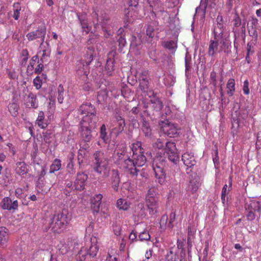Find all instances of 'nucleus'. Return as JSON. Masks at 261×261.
<instances>
[{"instance_id":"obj_15","label":"nucleus","mask_w":261,"mask_h":261,"mask_svg":"<svg viewBox=\"0 0 261 261\" xmlns=\"http://www.w3.org/2000/svg\"><path fill=\"white\" fill-rule=\"evenodd\" d=\"M1 206L3 210L15 212L18 207V202L17 200L12 201L9 197L4 198L1 203Z\"/></svg>"},{"instance_id":"obj_18","label":"nucleus","mask_w":261,"mask_h":261,"mask_svg":"<svg viewBox=\"0 0 261 261\" xmlns=\"http://www.w3.org/2000/svg\"><path fill=\"white\" fill-rule=\"evenodd\" d=\"M225 28L224 23H214L212 31L213 36L229 38L227 33L224 32Z\"/></svg>"},{"instance_id":"obj_23","label":"nucleus","mask_w":261,"mask_h":261,"mask_svg":"<svg viewBox=\"0 0 261 261\" xmlns=\"http://www.w3.org/2000/svg\"><path fill=\"white\" fill-rule=\"evenodd\" d=\"M182 161L185 166L188 167H192L196 164V161L192 153L186 152L182 155Z\"/></svg>"},{"instance_id":"obj_31","label":"nucleus","mask_w":261,"mask_h":261,"mask_svg":"<svg viewBox=\"0 0 261 261\" xmlns=\"http://www.w3.org/2000/svg\"><path fill=\"white\" fill-rule=\"evenodd\" d=\"M151 7L154 8V10L163 12L164 8L160 0H147Z\"/></svg>"},{"instance_id":"obj_50","label":"nucleus","mask_w":261,"mask_h":261,"mask_svg":"<svg viewBox=\"0 0 261 261\" xmlns=\"http://www.w3.org/2000/svg\"><path fill=\"white\" fill-rule=\"evenodd\" d=\"M233 26L236 28H238L241 25V19L238 14H236L233 19Z\"/></svg>"},{"instance_id":"obj_12","label":"nucleus","mask_w":261,"mask_h":261,"mask_svg":"<svg viewBox=\"0 0 261 261\" xmlns=\"http://www.w3.org/2000/svg\"><path fill=\"white\" fill-rule=\"evenodd\" d=\"M46 33V27L45 25H41L38 27L35 31L28 33L26 37L29 41H32L37 39H41L42 42L40 44V48H42L44 45Z\"/></svg>"},{"instance_id":"obj_63","label":"nucleus","mask_w":261,"mask_h":261,"mask_svg":"<svg viewBox=\"0 0 261 261\" xmlns=\"http://www.w3.org/2000/svg\"><path fill=\"white\" fill-rule=\"evenodd\" d=\"M166 261H173L175 259V255L172 251H170L166 255Z\"/></svg>"},{"instance_id":"obj_7","label":"nucleus","mask_w":261,"mask_h":261,"mask_svg":"<svg viewBox=\"0 0 261 261\" xmlns=\"http://www.w3.org/2000/svg\"><path fill=\"white\" fill-rule=\"evenodd\" d=\"M93 60V50L86 53L83 58L76 63L75 70L80 75L88 76L90 72L89 65Z\"/></svg>"},{"instance_id":"obj_30","label":"nucleus","mask_w":261,"mask_h":261,"mask_svg":"<svg viewBox=\"0 0 261 261\" xmlns=\"http://www.w3.org/2000/svg\"><path fill=\"white\" fill-rule=\"evenodd\" d=\"M123 32L124 30L122 28H120L117 31V41L120 48H122L126 43L125 35L123 34Z\"/></svg>"},{"instance_id":"obj_22","label":"nucleus","mask_w":261,"mask_h":261,"mask_svg":"<svg viewBox=\"0 0 261 261\" xmlns=\"http://www.w3.org/2000/svg\"><path fill=\"white\" fill-rule=\"evenodd\" d=\"M79 112L81 114L85 115L96 114L94 106L88 102L82 104L79 109Z\"/></svg>"},{"instance_id":"obj_3","label":"nucleus","mask_w":261,"mask_h":261,"mask_svg":"<svg viewBox=\"0 0 261 261\" xmlns=\"http://www.w3.org/2000/svg\"><path fill=\"white\" fill-rule=\"evenodd\" d=\"M109 160L104 152L96 151L93 155L92 167L94 171L102 175V177H107L109 175L110 167Z\"/></svg>"},{"instance_id":"obj_57","label":"nucleus","mask_w":261,"mask_h":261,"mask_svg":"<svg viewBox=\"0 0 261 261\" xmlns=\"http://www.w3.org/2000/svg\"><path fill=\"white\" fill-rule=\"evenodd\" d=\"M216 75V72L215 71L211 72L210 74L211 84L214 87L217 86Z\"/></svg>"},{"instance_id":"obj_9","label":"nucleus","mask_w":261,"mask_h":261,"mask_svg":"<svg viewBox=\"0 0 261 261\" xmlns=\"http://www.w3.org/2000/svg\"><path fill=\"white\" fill-rule=\"evenodd\" d=\"M158 200L155 188H150L145 197L146 204L150 215L154 214L158 212Z\"/></svg>"},{"instance_id":"obj_47","label":"nucleus","mask_w":261,"mask_h":261,"mask_svg":"<svg viewBox=\"0 0 261 261\" xmlns=\"http://www.w3.org/2000/svg\"><path fill=\"white\" fill-rule=\"evenodd\" d=\"M139 81H149V72L148 70H143L139 76Z\"/></svg>"},{"instance_id":"obj_24","label":"nucleus","mask_w":261,"mask_h":261,"mask_svg":"<svg viewBox=\"0 0 261 261\" xmlns=\"http://www.w3.org/2000/svg\"><path fill=\"white\" fill-rule=\"evenodd\" d=\"M35 123L41 129H44L48 125L49 122L45 118L44 113L43 111H41L38 113Z\"/></svg>"},{"instance_id":"obj_17","label":"nucleus","mask_w":261,"mask_h":261,"mask_svg":"<svg viewBox=\"0 0 261 261\" xmlns=\"http://www.w3.org/2000/svg\"><path fill=\"white\" fill-rule=\"evenodd\" d=\"M115 54L116 53L115 51H111L108 54L107 63L105 67V70L107 71V74L109 76H111L112 75L113 71L114 70V56Z\"/></svg>"},{"instance_id":"obj_32","label":"nucleus","mask_w":261,"mask_h":261,"mask_svg":"<svg viewBox=\"0 0 261 261\" xmlns=\"http://www.w3.org/2000/svg\"><path fill=\"white\" fill-rule=\"evenodd\" d=\"M199 188V182L197 178L191 179L189 181L187 191L194 193L197 191Z\"/></svg>"},{"instance_id":"obj_37","label":"nucleus","mask_w":261,"mask_h":261,"mask_svg":"<svg viewBox=\"0 0 261 261\" xmlns=\"http://www.w3.org/2000/svg\"><path fill=\"white\" fill-rule=\"evenodd\" d=\"M61 167V161L60 160L56 159L50 167L49 173H52L59 170Z\"/></svg>"},{"instance_id":"obj_45","label":"nucleus","mask_w":261,"mask_h":261,"mask_svg":"<svg viewBox=\"0 0 261 261\" xmlns=\"http://www.w3.org/2000/svg\"><path fill=\"white\" fill-rule=\"evenodd\" d=\"M139 88L141 91L146 92L147 91L149 87V81H139Z\"/></svg>"},{"instance_id":"obj_13","label":"nucleus","mask_w":261,"mask_h":261,"mask_svg":"<svg viewBox=\"0 0 261 261\" xmlns=\"http://www.w3.org/2000/svg\"><path fill=\"white\" fill-rule=\"evenodd\" d=\"M164 155L167 156L169 161L176 164L179 161V156L176 152L175 144L173 142H167L166 143Z\"/></svg>"},{"instance_id":"obj_16","label":"nucleus","mask_w":261,"mask_h":261,"mask_svg":"<svg viewBox=\"0 0 261 261\" xmlns=\"http://www.w3.org/2000/svg\"><path fill=\"white\" fill-rule=\"evenodd\" d=\"M98 118L96 114L85 115L81 122V125L85 127L95 128Z\"/></svg>"},{"instance_id":"obj_59","label":"nucleus","mask_w":261,"mask_h":261,"mask_svg":"<svg viewBox=\"0 0 261 261\" xmlns=\"http://www.w3.org/2000/svg\"><path fill=\"white\" fill-rule=\"evenodd\" d=\"M91 209L94 214H97L99 212V208L100 204L97 203H91Z\"/></svg>"},{"instance_id":"obj_53","label":"nucleus","mask_w":261,"mask_h":261,"mask_svg":"<svg viewBox=\"0 0 261 261\" xmlns=\"http://www.w3.org/2000/svg\"><path fill=\"white\" fill-rule=\"evenodd\" d=\"M67 168L68 173L70 174H73L75 172V170L74 168L73 163L72 162L71 158H70V162L67 165Z\"/></svg>"},{"instance_id":"obj_54","label":"nucleus","mask_w":261,"mask_h":261,"mask_svg":"<svg viewBox=\"0 0 261 261\" xmlns=\"http://www.w3.org/2000/svg\"><path fill=\"white\" fill-rule=\"evenodd\" d=\"M81 24L83 31L88 34L90 31V28H89L87 22L84 20H81Z\"/></svg>"},{"instance_id":"obj_36","label":"nucleus","mask_w":261,"mask_h":261,"mask_svg":"<svg viewBox=\"0 0 261 261\" xmlns=\"http://www.w3.org/2000/svg\"><path fill=\"white\" fill-rule=\"evenodd\" d=\"M58 247L60 253L62 254H65L70 250L71 245L68 242L67 243H66L64 242H61L60 244L58 245Z\"/></svg>"},{"instance_id":"obj_27","label":"nucleus","mask_w":261,"mask_h":261,"mask_svg":"<svg viewBox=\"0 0 261 261\" xmlns=\"http://www.w3.org/2000/svg\"><path fill=\"white\" fill-rule=\"evenodd\" d=\"M46 46L44 45L42 46L41 50L39 53L41 54V61L43 62L44 61H47L48 58L49 57L51 49L49 44V43L47 41L45 42Z\"/></svg>"},{"instance_id":"obj_42","label":"nucleus","mask_w":261,"mask_h":261,"mask_svg":"<svg viewBox=\"0 0 261 261\" xmlns=\"http://www.w3.org/2000/svg\"><path fill=\"white\" fill-rule=\"evenodd\" d=\"M142 130L146 137H150L151 135V129L149 123L146 122L143 123Z\"/></svg>"},{"instance_id":"obj_56","label":"nucleus","mask_w":261,"mask_h":261,"mask_svg":"<svg viewBox=\"0 0 261 261\" xmlns=\"http://www.w3.org/2000/svg\"><path fill=\"white\" fill-rule=\"evenodd\" d=\"M176 214L175 212H172L170 215L169 222L167 224L168 227L172 228L173 227V222L175 219Z\"/></svg>"},{"instance_id":"obj_19","label":"nucleus","mask_w":261,"mask_h":261,"mask_svg":"<svg viewBox=\"0 0 261 261\" xmlns=\"http://www.w3.org/2000/svg\"><path fill=\"white\" fill-rule=\"evenodd\" d=\"M150 98L152 109L155 112H160L164 106L163 102L156 96L154 93H153L152 96H150Z\"/></svg>"},{"instance_id":"obj_5","label":"nucleus","mask_w":261,"mask_h":261,"mask_svg":"<svg viewBox=\"0 0 261 261\" xmlns=\"http://www.w3.org/2000/svg\"><path fill=\"white\" fill-rule=\"evenodd\" d=\"M230 44L229 38L213 36L209 42L207 54L210 56L213 57L218 53H225Z\"/></svg>"},{"instance_id":"obj_52","label":"nucleus","mask_w":261,"mask_h":261,"mask_svg":"<svg viewBox=\"0 0 261 261\" xmlns=\"http://www.w3.org/2000/svg\"><path fill=\"white\" fill-rule=\"evenodd\" d=\"M120 179L119 177L117 175L115 176L114 179L112 182V187L114 191H117L119 185Z\"/></svg>"},{"instance_id":"obj_20","label":"nucleus","mask_w":261,"mask_h":261,"mask_svg":"<svg viewBox=\"0 0 261 261\" xmlns=\"http://www.w3.org/2000/svg\"><path fill=\"white\" fill-rule=\"evenodd\" d=\"M9 230L5 227H0V247L5 248L9 241Z\"/></svg>"},{"instance_id":"obj_46","label":"nucleus","mask_w":261,"mask_h":261,"mask_svg":"<svg viewBox=\"0 0 261 261\" xmlns=\"http://www.w3.org/2000/svg\"><path fill=\"white\" fill-rule=\"evenodd\" d=\"M139 238L141 241H149L150 239V236L149 232L147 230H145L140 233L139 236Z\"/></svg>"},{"instance_id":"obj_29","label":"nucleus","mask_w":261,"mask_h":261,"mask_svg":"<svg viewBox=\"0 0 261 261\" xmlns=\"http://www.w3.org/2000/svg\"><path fill=\"white\" fill-rule=\"evenodd\" d=\"M93 129L81 126V137L85 142H89L91 141L92 139L91 132Z\"/></svg>"},{"instance_id":"obj_26","label":"nucleus","mask_w":261,"mask_h":261,"mask_svg":"<svg viewBox=\"0 0 261 261\" xmlns=\"http://www.w3.org/2000/svg\"><path fill=\"white\" fill-rule=\"evenodd\" d=\"M16 172L19 175H24L28 173V166L24 162H18L16 163Z\"/></svg>"},{"instance_id":"obj_60","label":"nucleus","mask_w":261,"mask_h":261,"mask_svg":"<svg viewBox=\"0 0 261 261\" xmlns=\"http://www.w3.org/2000/svg\"><path fill=\"white\" fill-rule=\"evenodd\" d=\"M146 35L150 38H153L154 36V28L151 25H148L146 29Z\"/></svg>"},{"instance_id":"obj_41","label":"nucleus","mask_w":261,"mask_h":261,"mask_svg":"<svg viewBox=\"0 0 261 261\" xmlns=\"http://www.w3.org/2000/svg\"><path fill=\"white\" fill-rule=\"evenodd\" d=\"M125 125V123L122 122V121H120V122L117 123V125L114 128H113V132L116 135H118L122 132Z\"/></svg>"},{"instance_id":"obj_49","label":"nucleus","mask_w":261,"mask_h":261,"mask_svg":"<svg viewBox=\"0 0 261 261\" xmlns=\"http://www.w3.org/2000/svg\"><path fill=\"white\" fill-rule=\"evenodd\" d=\"M33 84L36 89L41 88L42 84V81L39 76H36L33 80Z\"/></svg>"},{"instance_id":"obj_33","label":"nucleus","mask_w":261,"mask_h":261,"mask_svg":"<svg viewBox=\"0 0 261 261\" xmlns=\"http://www.w3.org/2000/svg\"><path fill=\"white\" fill-rule=\"evenodd\" d=\"M133 17V10L132 8H127L124 10V22L125 23L124 27L127 25V23L133 22L134 19Z\"/></svg>"},{"instance_id":"obj_35","label":"nucleus","mask_w":261,"mask_h":261,"mask_svg":"<svg viewBox=\"0 0 261 261\" xmlns=\"http://www.w3.org/2000/svg\"><path fill=\"white\" fill-rule=\"evenodd\" d=\"M226 88L228 89L227 94L230 96H232L235 92V82L233 79H229L226 84Z\"/></svg>"},{"instance_id":"obj_51","label":"nucleus","mask_w":261,"mask_h":261,"mask_svg":"<svg viewBox=\"0 0 261 261\" xmlns=\"http://www.w3.org/2000/svg\"><path fill=\"white\" fill-rule=\"evenodd\" d=\"M229 186L230 189L228 190H227V185L226 184H225L223 186L222 190L221 195L226 196L228 194L229 191L231 189L232 180L231 178H230V180L229 181Z\"/></svg>"},{"instance_id":"obj_40","label":"nucleus","mask_w":261,"mask_h":261,"mask_svg":"<svg viewBox=\"0 0 261 261\" xmlns=\"http://www.w3.org/2000/svg\"><path fill=\"white\" fill-rule=\"evenodd\" d=\"M163 46L170 51H175L177 48V43L173 40L164 42Z\"/></svg>"},{"instance_id":"obj_55","label":"nucleus","mask_w":261,"mask_h":261,"mask_svg":"<svg viewBox=\"0 0 261 261\" xmlns=\"http://www.w3.org/2000/svg\"><path fill=\"white\" fill-rule=\"evenodd\" d=\"M43 137L44 141L46 143H47L48 145H49L51 143V133L46 132L45 133L43 134Z\"/></svg>"},{"instance_id":"obj_58","label":"nucleus","mask_w":261,"mask_h":261,"mask_svg":"<svg viewBox=\"0 0 261 261\" xmlns=\"http://www.w3.org/2000/svg\"><path fill=\"white\" fill-rule=\"evenodd\" d=\"M38 59L37 56H34L30 62V64L28 67V70L32 71L34 69V65L36 63V60Z\"/></svg>"},{"instance_id":"obj_48","label":"nucleus","mask_w":261,"mask_h":261,"mask_svg":"<svg viewBox=\"0 0 261 261\" xmlns=\"http://www.w3.org/2000/svg\"><path fill=\"white\" fill-rule=\"evenodd\" d=\"M102 197H103L102 195L101 194H96L91 198V203H99V204L101 205V199H102Z\"/></svg>"},{"instance_id":"obj_8","label":"nucleus","mask_w":261,"mask_h":261,"mask_svg":"<svg viewBox=\"0 0 261 261\" xmlns=\"http://www.w3.org/2000/svg\"><path fill=\"white\" fill-rule=\"evenodd\" d=\"M99 250L96 238H91L90 242L86 247H82L79 252V258L81 261H85L86 256L89 255L91 257L96 256Z\"/></svg>"},{"instance_id":"obj_14","label":"nucleus","mask_w":261,"mask_h":261,"mask_svg":"<svg viewBox=\"0 0 261 261\" xmlns=\"http://www.w3.org/2000/svg\"><path fill=\"white\" fill-rule=\"evenodd\" d=\"M88 175L83 172L77 173L74 182V190L81 191L85 189Z\"/></svg>"},{"instance_id":"obj_2","label":"nucleus","mask_w":261,"mask_h":261,"mask_svg":"<svg viewBox=\"0 0 261 261\" xmlns=\"http://www.w3.org/2000/svg\"><path fill=\"white\" fill-rule=\"evenodd\" d=\"M70 219L68 210L64 208L50 218L49 224L53 232L59 233L66 228Z\"/></svg>"},{"instance_id":"obj_4","label":"nucleus","mask_w":261,"mask_h":261,"mask_svg":"<svg viewBox=\"0 0 261 261\" xmlns=\"http://www.w3.org/2000/svg\"><path fill=\"white\" fill-rule=\"evenodd\" d=\"M115 151L116 153L115 156L116 163L125 172L132 171L130 172L132 173V169H131L130 167L133 166V163L130 161V158L128 155L126 144L125 143L118 144Z\"/></svg>"},{"instance_id":"obj_1","label":"nucleus","mask_w":261,"mask_h":261,"mask_svg":"<svg viewBox=\"0 0 261 261\" xmlns=\"http://www.w3.org/2000/svg\"><path fill=\"white\" fill-rule=\"evenodd\" d=\"M131 150L133 152V155L130 158V161L133 163V166L130 167L132 168V173L130 171H126V173L129 174L132 177H135L138 175L139 170L137 167H142L145 165L146 162V158L144 155V149L142 147V143L137 141L132 145Z\"/></svg>"},{"instance_id":"obj_43","label":"nucleus","mask_w":261,"mask_h":261,"mask_svg":"<svg viewBox=\"0 0 261 261\" xmlns=\"http://www.w3.org/2000/svg\"><path fill=\"white\" fill-rule=\"evenodd\" d=\"M58 101L62 103L64 100V90L62 84H60L58 87Z\"/></svg>"},{"instance_id":"obj_21","label":"nucleus","mask_w":261,"mask_h":261,"mask_svg":"<svg viewBox=\"0 0 261 261\" xmlns=\"http://www.w3.org/2000/svg\"><path fill=\"white\" fill-rule=\"evenodd\" d=\"M25 105L28 108L36 109L38 106L36 95L32 92L30 93L25 99Z\"/></svg>"},{"instance_id":"obj_61","label":"nucleus","mask_w":261,"mask_h":261,"mask_svg":"<svg viewBox=\"0 0 261 261\" xmlns=\"http://www.w3.org/2000/svg\"><path fill=\"white\" fill-rule=\"evenodd\" d=\"M126 2L130 8L133 7H137L139 4V0H126Z\"/></svg>"},{"instance_id":"obj_28","label":"nucleus","mask_w":261,"mask_h":261,"mask_svg":"<svg viewBox=\"0 0 261 261\" xmlns=\"http://www.w3.org/2000/svg\"><path fill=\"white\" fill-rule=\"evenodd\" d=\"M21 7L19 3H14L13 5V10L9 12L10 17H13L15 20H17L20 16Z\"/></svg>"},{"instance_id":"obj_25","label":"nucleus","mask_w":261,"mask_h":261,"mask_svg":"<svg viewBox=\"0 0 261 261\" xmlns=\"http://www.w3.org/2000/svg\"><path fill=\"white\" fill-rule=\"evenodd\" d=\"M258 19L252 17L248 23L247 29L250 36H254L257 35L256 26L258 24Z\"/></svg>"},{"instance_id":"obj_62","label":"nucleus","mask_w":261,"mask_h":261,"mask_svg":"<svg viewBox=\"0 0 261 261\" xmlns=\"http://www.w3.org/2000/svg\"><path fill=\"white\" fill-rule=\"evenodd\" d=\"M113 231L115 235L118 236L121 234V227L119 225L115 224L113 225Z\"/></svg>"},{"instance_id":"obj_38","label":"nucleus","mask_w":261,"mask_h":261,"mask_svg":"<svg viewBox=\"0 0 261 261\" xmlns=\"http://www.w3.org/2000/svg\"><path fill=\"white\" fill-rule=\"evenodd\" d=\"M117 206L119 209L126 211L129 207V203L126 199H119L117 201Z\"/></svg>"},{"instance_id":"obj_39","label":"nucleus","mask_w":261,"mask_h":261,"mask_svg":"<svg viewBox=\"0 0 261 261\" xmlns=\"http://www.w3.org/2000/svg\"><path fill=\"white\" fill-rule=\"evenodd\" d=\"M18 109L19 106L15 102L10 103L8 106L9 111L13 116H16L17 115Z\"/></svg>"},{"instance_id":"obj_6","label":"nucleus","mask_w":261,"mask_h":261,"mask_svg":"<svg viewBox=\"0 0 261 261\" xmlns=\"http://www.w3.org/2000/svg\"><path fill=\"white\" fill-rule=\"evenodd\" d=\"M166 164L165 157L158 155L153 159L152 168L155 176L158 179V182L161 185H163L165 182L166 174L164 168Z\"/></svg>"},{"instance_id":"obj_64","label":"nucleus","mask_w":261,"mask_h":261,"mask_svg":"<svg viewBox=\"0 0 261 261\" xmlns=\"http://www.w3.org/2000/svg\"><path fill=\"white\" fill-rule=\"evenodd\" d=\"M168 216L166 215H164L162 216L160 220V225L161 227L165 226L167 224Z\"/></svg>"},{"instance_id":"obj_11","label":"nucleus","mask_w":261,"mask_h":261,"mask_svg":"<svg viewBox=\"0 0 261 261\" xmlns=\"http://www.w3.org/2000/svg\"><path fill=\"white\" fill-rule=\"evenodd\" d=\"M159 125L161 130L170 137H175L179 130L177 124L171 123L168 120L160 121Z\"/></svg>"},{"instance_id":"obj_34","label":"nucleus","mask_w":261,"mask_h":261,"mask_svg":"<svg viewBox=\"0 0 261 261\" xmlns=\"http://www.w3.org/2000/svg\"><path fill=\"white\" fill-rule=\"evenodd\" d=\"M246 208V210H251L254 212H260L261 211V204L259 201L252 200Z\"/></svg>"},{"instance_id":"obj_10","label":"nucleus","mask_w":261,"mask_h":261,"mask_svg":"<svg viewBox=\"0 0 261 261\" xmlns=\"http://www.w3.org/2000/svg\"><path fill=\"white\" fill-rule=\"evenodd\" d=\"M95 15L96 16V22L93 21L94 27L96 28L100 25L105 32L104 36L106 38H109L112 34L110 31L108 30L109 26L110 24V18L109 15L105 12H101L100 15L95 13Z\"/></svg>"},{"instance_id":"obj_44","label":"nucleus","mask_w":261,"mask_h":261,"mask_svg":"<svg viewBox=\"0 0 261 261\" xmlns=\"http://www.w3.org/2000/svg\"><path fill=\"white\" fill-rule=\"evenodd\" d=\"M100 138L103 141V142H106L108 140L107 138V133L106 131V127L105 124H102L100 128Z\"/></svg>"}]
</instances>
